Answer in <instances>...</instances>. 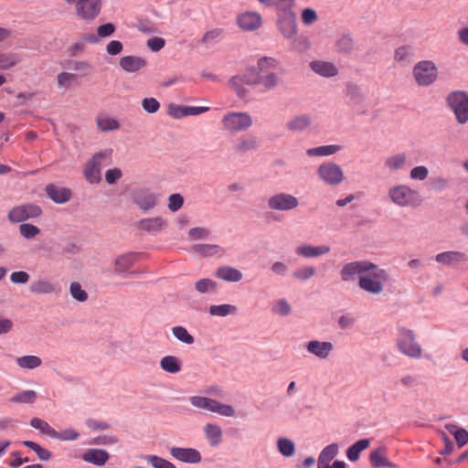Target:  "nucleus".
Listing matches in <instances>:
<instances>
[{
	"instance_id": "nucleus-1",
	"label": "nucleus",
	"mask_w": 468,
	"mask_h": 468,
	"mask_svg": "<svg viewBox=\"0 0 468 468\" xmlns=\"http://www.w3.org/2000/svg\"><path fill=\"white\" fill-rule=\"evenodd\" d=\"M388 197L393 204L400 207H416L422 202L418 191L403 184L389 187Z\"/></svg>"
},
{
	"instance_id": "nucleus-2",
	"label": "nucleus",
	"mask_w": 468,
	"mask_h": 468,
	"mask_svg": "<svg viewBox=\"0 0 468 468\" xmlns=\"http://www.w3.org/2000/svg\"><path fill=\"white\" fill-rule=\"evenodd\" d=\"M388 281V272L373 263V268H369L359 279L358 286L371 294H379L383 292L384 283Z\"/></svg>"
},
{
	"instance_id": "nucleus-3",
	"label": "nucleus",
	"mask_w": 468,
	"mask_h": 468,
	"mask_svg": "<svg viewBox=\"0 0 468 468\" xmlns=\"http://www.w3.org/2000/svg\"><path fill=\"white\" fill-rule=\"evenodd\" d=\"M412 76L418 86L429 87L439 78L438 67L432 60H420L414 65Z\"/></svg>"
},
{
	"instance_id": "nucleus-4",
	"label": "nucleus",
	"mask_w": 468,
	"mask_h": 468,
	"mask_svg": "<svg viewBox=\"0 0 468 468\" xmlns=\"http://www.w3.org/2000/svg\"><path fill=\"white\" fill-rule=\"evenodd\" d=\"M396 345L401 354L410 358H420L422 355L421 346L416 341V335L410 329H399Z\"/></svg>"
},
{
	"instance_id": "nucleus-5",
	"label": "nucleus",
	"mask_w": 468,
	"mask_h": 468,
	"mask_svg": "<svg viewBox=\"0 0 468 468\" xmlns=\"http://www.w3.org/2000/svg\"><path fill=\"white\" fill-rule=\"evenodd\" d=\"M316 176L319 181L329 186H339L346 179L343 168L332 161L320 164L316 169Z\"/></svg>"
},
{
	"instance_id": "nucleus-6",
	"label": "nucleus",
	"mask_w": 468,
	"mask_h": 468,
	"mask_svg": "<svg viewBox=\"0 0 468 468\" xmlns=\"http://www.w3.org/2000/svg\"><path fill=\"white\" fill-rule=\"evenodd\" d=\"M112 150H104L95 154L85 165L83 174L86 180L90 184H97L101 181V166L108 165L111 161Z\"/></svg>"
},
{
	"instance_id": "nucleus-7",
	"label": "nucleus",
	"mask_w": 468,
	"mask_h": 468,
	"mask_svg": "<svg viewBox=\"0 0 468 468\" xmlns=\"http://www.w3.org/2000/svg\"><path fill=\"white\" fill-rule=\"evenodd\" d=\"M66 4L74 5L76 16L83 21L90 22L96 19L101 11L102 0H63Z\"/></svg>"
},
{
	"instance_id": "nucleus-8",
	"label": "nucleus",
	"mask_w": 468,
	"mask_h": 468,
	"mask_svg": "<svg viewBox=\"0 0 468 468\" xmlns=\"http://www.w3.org/2000/svg\"><path fill=\"white\" fill-rule=\"evenodd\" d=\"M189 401L196 408L218 413L224 417H234L236 415L235 409L231 405L224 404L210 398L193 396L190 397Z\"/></svg>"
},
{
	"instance_id": "nucleus-9",
	"label": "nucleus",
	"mask_w": 468,
	"mask_h": 468,
	"mask_svg": "<svg viewBox=\"0 0 468 468\" xmlns=\"http://www.w3.org/2000/svg\"><path fill=\"white\" fill-rule=\"evenodd\" d=\"M131 200L141 211L148 212L159 204V194L148 187H139L132 192Z\"/></svg>"
},
{
	"instance_id": "nucleus-10",
	"label": "nucleus",
	"mask_w": 468,
	"mask_h": 468,
	"mask_svg": "<svg viewBox=\"0 0 468 468\" xmlns=\"http://www.w3.org/2000/svg\"><path fill=\"white\" fill-rule=\"evenodd\" d=\"M447 102L454 112L459 123L464 124L468 122V95L466 92L458 90L451 92L447 96Z\"/></svg>"
},
{
	"instance_id": "nucleus-11",
	"label": "nucleus",
	"mask_w": 468,
	"mask_h": 468,
	"mask_svg": "<svg viewBox=\"0 0 468 468\" xmlns=\"http://www.w3.org/2000/svg\"><path fill=\"white\" fill-rule=\"evenodd\" d=\"M277 28L286 39H292L297 35L298 25L293 9L284 13H277Z\"/></svg>"
},
{
	"instance_id": "nucleus-12",
	"label": "nucleus",
	"mask_w": 468,
	"mask_h": 468,
	"mask_svg": "<svg viewBox=\"0 0 468 468\" xmlns=\"http://www.w3.org/2000/svg\"><path fill=\"white\" fill-rule=\"evenodd\" d=\"M252 123V119L247 112H229L222 119L223 128L229 132L247 130Z\"/></svg>"
},
{
	"instance_id": "nucleus-13",
	"label": "nucleus",
	"mask_w": 468,
	"mask_h": 468,
	"mask_svg": "<svg viewBox=\"0 0 468 468\" xmlns=\"http://www.w3.org/2000/svg\"><path fill=\"white\" fill-rule=\"evenodd\" d=\"M267 204L271 210L288 211L298 207L299 199L292 194L280 192L270 197Z\"/></svg>"
},
{
	"instance_id": "nucleus-14",
	"label": "nucleus",
	"mask_w": 468,
	"mask_h": 468,
	"mask_svg": "<svg viewBox=\"0 0 468 468\" xmlns=\"http://www.w3.org/2000/svg\"><path fill=\"white\" fill-rule=\"evenodd\" d=\"M369 268H373V263L367 261L348 262L345 264L340 271L341 280L343 282L354 281L356 275H358L360 279Z\"/></svg>"
},
{
	"instance_id": "nucleus-15",
	"label": "nucleus",
	"mask_w": 468,
	"mask_h": 468,
	"mask_svg": "<svg viewBox=\"0 0 468 468\" xmlns=\"http://www.w3.org/2000/svg\"><path fill=\"white\" fill-rule=\"evenodd\" d=\"M41 214V208L33 204H26L13 207L8 213L11 222L18 223L28 218H37Z\"/></svg>"
},
{
	"instance_id": "nucleus-16",
	"label": "nucleus",
	"mask_w": 468,
	"mask_h": 468,
	"mask_svg": "<svg viewBox=\"0 0 468 468\" xmlns=\"http://www.w3.org/2000/svg\"><path fill=\"white\" fill-rule=\"evenodd\" d=\"M260 146V141L253 134L239 136L232 146V151L238 155H244L250 152L256 151Z\"/></svg>"
},
{
	"instance_id": "nucleus-17",
	"label": "nucleus",
	"mask_w": 468,
	"mask_h": 468,
	"mask_svg": "<svg viewBox=\"0 0 468 468\" xmlns=\"http://www.w3.org/2000/svg\"><path fill=\"white\" fill-rule=\"evenodd\" d=\"M237 24L244 31H254L261 27V16L254 11H247L237 16Z\"/></svg>"
},
{
	"instance_id": "nucleus-18",
	"label": "nucleus",
	"mask_w": 468,
	"mask_h": 468,
	"mask_svg": "<svg viewBox=\"0 0 468 468\" xmlns=\"http://www.w3.org/2000/svg\"><path fill=\"white\" fill-rule=\"evenodd\" d=\"M173 458L186 463H198L201 461L200 452L194 448L172 447L169 450Z\"/></svg>"
},
{
	"instance_id": "nucleus-19",
	"label": "nucleus",
	"mask_w": 468,
	"mask_h": 468,
	"mask_svg": "<svg viewBox=\"0 0 468 468\" xmlns=\"http://www.w3.org/2000/svg\"><path fill=\"white\" fill-rule=\"evenodd\" d=\"M306 350L320 359H325L333 352L334 345L327 341L312 340L306 344Z\"/></svg>"
},
{
	"instance_id": "nucleus-20",
	"label": "nucleus",
	"mask_w": 468,
	"mask_h": 468,
	"mask_svg": "<svg viewBox=\"0 0 468 468\" xmlns=\"http://www.w3.org/2000/svg\"><path fill=\"white\" fill-rule=\"evenodd\" d=\"M167 223L162 217L145 218L136 223V227L143 231L155 233L166 227Z\"/></svg>"
},
{
	"instance_id": "nucleus-21",
	"label": "nucleus",
	"mask_w": 468,
	"mask_h": 468,
	"mask_svg": "<svg viewBox=\"0 0 468 468\" xmlns=\"http://www.w3.org/2000/svg\"><path fill=\"white\" fill-rule=\"evenodd\" d=\"M310 68L314 72L324 78L335 77L338 74L337 67L329 61L314 60L310 63Z\"/></svg>"
},
{
	"instance_id": "nucleus-22",
	"label": "nucleus",
	"mask_w": 468,
	"mask_h": 468,
	"mask_svg": "<svg viewBox=\"0 0 468 468\" xmlns=\"http://www.w3.org/2000/svg\"><path fill=\"white\" fill-rule=\"evenodd\" d=\"M330 251V247L327 245L321 246H312L308 244H303L298 246L295 249V252L297 255L302 256L303 258H317L322 255L327 254Z\"/></svg>"
},
{
	"instance_id": "nucleus-23",
	"label": "nucleus",
	"mask_w": 468,
	"mask_h": 468,
	"mask_svg": "<svg viewBox=\"0 0 468 468\" xmlns=\"http://www.w3.org/2000/svg\"><path fill=\"white\" fill-rule=\"evenodd\" d=\"M312 124V118L309 114H301L292 117L286 123V129L292 133H302Z\"/></svg>"
},
{
	"instance_id": "nucleus-24",
	"label": "nucleus",
	"mask_w": 468,
	"mask_h": 468,
	"mask_svg": "<svg viewBox=\"0 0 468 468\" xmlns=\"http://www.w3.org/2000/svg\"><path fill=\"white\" fill-rule=\"evenodd\" d=\"M109 459V453L102 449H90L82 454V460L98 465L102 466Z\"/></svg>"
},
{
	"instance_id": "nucleus-25",
	"label": "nucleus",
	"mask_w": 468,
	"mask_h": 468,
	"mask_svg": "<svg viewBox=\"0 0 468 468\" xmlns=\"http://www.w3.org/2000/svg\"><path fill=\"white\" fill-rule=\"evenodd\" d=\"M120 66L126 72H137L146 66V61L140 57L125 56L120 59Z\"/></svg>"
},
{
	"instance_id": "nucleus-26",
	"label": "nucleus",
	"mask_w": 468,
	"mask_h": 468,
	"mask_svg": "<svg viewBox=\"0 0 468 468\" xmlns=\"http://www.w3.org/2000/svg\"><path fill=\"white\" fill-rule=\"evenodd\" d=\"M407 160L405 153H398L388 156L384 161V166L389 172L402 170L407 166Z\"/></svg>"
},
{
	"instance_id": "nucleus-27",
	"label": "nucleus",
	"mask_w": 468,
	"mask_h": 468,
	"mask_svg": "<svg viewBox=\"0 0 468 468\" xmlns=\"http://www.w3.org/2000/svg\"><path fill=\"white\" fill-rule=\"evenodd\" d=\"M47 195L56 203L63 204L69 200L71 191L66 187H58L54 185H48L46 187Z\"/></svg>"
},
{
	"instance_id": "nucleus-28",
	"label": "nucleus",
	"mask_w": 468,
	"mask_h": 468,
	"mask_svg": "<svg viewBox=\"0 0 468 468\" xmlns=\"http://www.w3.org/2000/svg\"><path fill=\"white\" fill-rule=\"evenodd\" d=\"M204 433L209 445L217 447L222 441V429L218 424L207 423L204 427Z\"/></svg>"
},
{
	"instance_id": "nucleus-29",
	"label": "nucleus",
	"mask_w": 468,
	"mask_h": 468,
	"mask_svg": "<svg viewBox=\"0 0 468 468\" xmlns=\"http://www.w3.org/2000/svg\"><path fill=\"white\" fill-rule=\"evenodd\" d=\"M137 259L138 256L135 253H127L119 256L115 260L114 271L118 274H121L129 271L137 261Z\"/></svg>"
},
{
	"instance_id": "nucleus-30",
	"label": "nucleus",
	"mask_w": 468,
	"mask_h": 468,
	"mask_svg": "<svg viewBox=\"0 0 468 468\" xmlns=\"http://www.w3.org/2000/svg\"><path fill=\"white\" fill-rule=\"evenodd\" d=\"M216 276L225 282H238L241 281L243 274L240 271L233 267L222 266L217 270Z\"/></svg>"
},
{
	"instance_id": "nucleus-31",
	"label": "nucleus",
	"mask_w": 468,
	"mask_h": 468,
	"mask_svg": "<svg viewBox=\"0 0 468 468\" xmlns=\"http://www.w3.org/2000/svg\"><path fill=\"white\" fill-rule=\"evenodd\" d=\"M95 122L98 129L101 132L116 131L120 128L119 121L106 113L99 114Z\"/></svg>"
},
{
	"instance_id": "nucleus-32",
	"label": "nucleus",
	"mask_w": 468,
	"mask_h": 468,
	"mask_svg": "<svg viewBox=\"0 0 468 468\" xmlns=\"http://www.w3.org/2000/svg\"><path fill=\"white\" fill-rule=\"evenodd\" d=\"M435 260L437 262L441 264L452 265L454 263L466 261V256L464 253L460 251H445L437 254L435 256Z\"/></svg>"
},
{
	"instance_id": "nucleus-33",
	"label": "nucleus",
	"mask_w": 468,
	"mask_h": 468,
	"mask_svg": "<svg viewBox=\"0 0 468 468\" xmlns=\"http://www.w3.org/2000/svg\"><path fill=\"white\" fill-rule=\"evenodd\" d=\"M115 31V26L112 23H106L101 25L97 28V35H90L85 37V40L89 43H98L100 38H104L112 36Z\"/></svg>"
},
{
	"instance_id": "nucleus-34",
	"label": "nucleus",
	"mask_w": 468,
	"mask_h": 468,
	"mask_svg": "<svg viewBox=\"0 0 468 468\" xmlns=\"http://www.w3.org/2000/svg\"><path fill=\"white\" fill-rule=\"evenodd\" d=\"M337 453L338 445L336 443H332L324 447L318 458V468H324L328 465Z\"/></svg>"
},
{
	"instance_id": "nucleus-35",
	"label": "nucleus",
	"mask_w": 468,
	"mask_h": 468,
	"mask_svg": "<svg viewBox=\"0 0 468 468\" xmlns=\"http://www.w3.org/2000/svg\"><path fill=\"white\" fill-rule=\"evenodd\" d=\"M341 150V146L337 144L321 145L309 148L306 151L309 156H330L335 154Z\"/></svg>"
},
{
	"instance_id": "nucleus-36",
	"label": "nucleus",
	"mask_w": 468,
	"mask_h": 468,
	"mask_svg": "<svg viewBox=\"0 0 468 468\" xmlns=\"http://www.w3.org/2000/svg\"><path fill=\"white\" fill-rule=\"evenodd\" d=\"M261 5L267 7H275L277 13H284L295 6V0H258Z\"/></svg>"
},
{
	"instance_id": "nucleus-37",
	"label": "nucleus",
	"mask_w": 468,
	"mask_h": 468,
	"mask_svg": "<svg viewBox=\"0 0 468 468\" xmlns=\"http://www.w3.org/2000/svg\"><path fill=\"white\" fill-rule=\"evenodd\" d=\"M445 429L454 436L459 448L468 443V431L465 429L452 423L446 424Z\"/></svg>"
},
{
	"instance_id": "nucleus-38",
	"label": "nucleus",
	"mask_w": 468,
	"mask_h": 468,
	"mask_svg": "<svg viewBox=\"0 0 468 468\" xmlns=\"http://www.w3.org/2000/svg\"><path fill=\"white\" fill-rule=\"evenodd\" d=\"M160 367L170 374H176L181 370V362L175 356H165L160 360Z\"/></svg>"
},
{
	"instance_id": "nucleus-39",
	"label": "nucleus",
	"mask_w": 468,
	"mask_h": 468,
	"mask_svg": "<svg viewBox=\"0 0 468 468\" xmlns=\"http://www.w3.org/2000/svg\"><path fill=\"white\" fill-rule=\"evenodd\" d=\"M280 83V78L274 72L259 73L258 85H262L266 90L275 89Z\"/></svg>"
},
{
	"instance_id": "nucleus-40",
	"label": "nucleus",
	"mask_w": 468,
	"mask_h": 468,
	"mask_svg": "<svg viewBox=\"0 0 468 468\" xmlns=\"http://www.w3.org/2000/svg\"><path fill=\"white\" fill-rule=\"evenodd\" d=\"M16 365L23 369H35L42 365V360L37 356H23L16 358Z\"/></svg>"
},
{
	"instance_id": "nucleus-41",
	"label": "nucleus",
	"mask_w": 468,
	"mask_h": 468,
	"mask_svg": "<svg viewBox=\"0 0 468 468\" xmlns=\"http://www.w3.org/2000/svg\"><path fill=\"white\" fill-rule=\"evenodd\" d=\"M369 440L362 439L351 445L346 451V456L349 461L356 462L359 459L360 452L369 446Z\"/></svg>"
},
{
	"instance_id": "nucleus-42",
	"label": "nucleus",
	"mask_w": 468,
	"mask_h": 468,
	"mask_svg": "<svg viewBox=\"0 0 468 468\" xmlns=\"http://www.w3.org/2000/svg\"><path fill=\"white\" fill-rule=\"evenodd\" d=\"M193 250L206 257L225 253L223 248L215 244H196L193 246Z\"/></svg>"
},
{
	"instance_id": "nucleus-43",
	"label": "nucleus",
	"mask_w": 468,
	"mask_h": 468,
	"mask_svg": "<svg viewBox=\"0 0 468 468\" xmlns=\"http://www.w3.org/2000/svg\"><path fill=\"white\" fill-rule=\"evenodd\" d=\"M37 399V394L35 390H24L15 394L9 399L11 403L17 404H33Z\"/></svg>"
},
{
	"instance_id": "nucleus-44",
	"label": "nucleus",
	"mask_w": 468,
	"mask_h": 468,
	"mask_svg": "<svg viewBox=\"0 0 468 468\" xmlns=\"http://www.w3.org/2000/svg\"><path fill=\"white\" fill-rule=\"evenodd\" d=\"M79 75L71 72L63 71L57 76V84L58 89L68 90L77 84Z\"/></svg>"
},
{
	"instance_id": "nucleus-45",
	"label": "nucleus",
	"mask_w": 468,
	"mask_h": 468,
	"mask_svg": "<svg viewBox=\"0 0 468 468\" xmlns=\"http://www.w3.org/2000/svg\"><path fill=\"white\" fill-rule=\"evenodd\" d=\"M30 291L37 294H49L55 292V286L47 280H37L31 283Z\"/></svg>"
},
{
	"instance_id": "nucleus-46",
	"label": "nucleus",
	"mask_w": 468,
	"mask_h": 468,
	"mask_svg": "<svg viewBox=\"0 0 468 468\" xmlns=\"http://www.w3.org/2000/svg\"><path fill=\"white\" fill-rule=\"evenodd\" d=\"M280 62L271 57H262L259 58L257 63L258 73L271 72V70L278 69Z\"/></svg>"
},
{
	"instance_id": "nucleus-47",
	"label": "nucleus",
	"mask_w": 468,
	"mask_h": 468,
	"mask_svg": "<svg viewBox=\"0 0 468 468\" xmlns=\"http://www.w3.org/2000/svg\"><path fill=\"white\" fill-rule=\"evenodd\" d=\"M30 425L40 431L42 433L48 435L51 438L58 437V432L52 428L47 421L39 419V418H33L30 420Z\"/></svg>"
},
{
	"instance_id": "nucleus-48",
	"label": "nucleus",
	"mask_w": 468,
	"mask_h": 468,
	"mask_svg": "<svg viewBox=\"0 0 468 468\" xmlns=\"http://www.w3.org/2000/svg\"><path fill=\"white\" fill-rule=\"evenodd\" d=\"M208 312L210 315L225 317L227 315L236 314L238 312V308L232 304L211 305Z\"/></svg>"
},
{
	"instance_id": "nucleus-49",
	"label": "nucleus",
	"mask_w": 468,
	"mask_h": 468,
	"mask_svg": "<svg viewBox=\"0 0 468 468\" xmlns=\"http://www.w3.org/2000/svg\"><path fill=\"white\" fill-rule=\"evenodd\" d=\"M19 61V57L16 53L0 52V70L9 69L15 67Z\"/></svg>"
},
{
	"instance_id": "nucleus-50",
	"label": "nucleus",
	"mask_w": 468,
	"mask_h": 468,
	"mask_svg": "<svg viewBox=\"0 0 468 468\" xmlns=\"http://www.w3.org/2000/svg\"><path fill=\"white\" fill-rule=\"evenodd\" d=\"M172 334L178 341L184 344L192 345L195 342L194 336L191 335L184 326H174L172 328Z\"/></svg>"
},
{
	"instance_id": "nucleus-51",
	"label": "nucleus",
	"mask_w": 468,
	"mask_h": 468,
	"mask_svg": "<svg viewBox=\"0 0 468 468\" xmlns=\"http://www.w3.org/2000/svg\"><path fill=\"white\" fill-rule=\"evenodd\" d=\"M277 446L281 454L285 457H291L295 452V445L292 441L287 438H280L277 441Z\"/></svg>"
},
{
	"instance_id": "nucleus-52",
	"label": "nucleus",
	"mask_w": 468,
	"mask_h": 468,
	"mask_svg": "<svg viewBox=\"0 0 468 468\" xmlns=\"http://www.w3.org/2000/svg\"><path fill=\"white\" fill-rule=\"evenodd\" d=\"M369 461L372 466L376 468L385 466L387 463L386 450L384 448H379L371 452Z\"/></svg>"
},
{
	"instance_id": "nucleus-53",
	"label": "nucleus",
	"mask_w": 468,
	"mask_h": 468,
	"mask_svg": "<svg viewBox=\"0 0 468 468\" xmlns=\"http://www.w3.org/2000/svg\"><path fill=\"white\" fill-rule=\"evenodd\" d=\"M68 67L80 73L82 76H88L92 70V66L86 60H71L69 61Z\"/></svg>"
},
{
	"instance_id": "nucleus-54",
	"label": "nucleus",
	"mask_w": 468,
	"mask_h": 468,
	"mask_svg": "<svg viewBox=\"0 0 468 468\" xmlns=\"http://www.w3.org/2000/svg\"><path fill=\"white\" fill-rule=\"evenodd\" d=\"M144 460L153 467V468H176L174 463L171 462L159 457L157 455L149 454L144 456Z\"/></svg>"
},
{
	"instance_id": "nucleus-55",
	"label": "nucleus",
	"mask_w": 468,
	"mask_h": 468,
	"mask_svg": "<svg viewBox=\"0 0 468 468\" xmlns=\"http://www.w3.org/2000/svg\"><path fill=\"white\" fill-rule=\"evenodd\" d=\"M291 41V48L297 52H304L310 48L309 38L305 36H295Z\"/></svg>"
},
{
	"instance_id": "nucleus-56",
	"label": "nucleus",
	"mask_w": 468,
	"mask_h": 468,
	"mask_svg": "<svg viewBox=\"0 0 468 468\" xmlns=\"http://www.w3.org/2000/svg\"><path fill=\"white\" fill-rule=\"evenodd\" d=\"M223 35V29L221 28H214L209 31H207L202 38L199 40V42L202 45H205L207 47L212 45L216 41H218L221 36Z\"/></svg>"
},
{
	"instance_id": "nucleus-57",
	"label": "nucleus",
	"mask_w": 468,
	"mask_h": 468,
	"mask_svg": "<svg viewBox=\"0 0 468 468\" xmlns=\"http://www.w3.org/2000/svg\"><path fill=\"white\" fill-rule=\"evenodd\" d=\"M23 444L25 446L30 448L31 450H33L37 453L38 458L42 461H48L51 457L50 452L48 451L47 449H44L37 442H34L31 441H23Z\"/></svg>"
},
{
	"instance_id": "nucleus-58",
	"label": "nucleus",
	"mask_w": 468,
	"mask_h": 468,
	"mask_svg": "<svg viewBox=\"0 0 468 468\" xmlns=\"http://www.w3.org/2000/svg\"><path fill=\"white\" fill-rule=\"evenodd\" d=\"M195 288L200 293H206L208 292L216 291L217 282L208 278L201 279L195 283Z\"/></svg>"
},
{
	"instance_id": "nucleus-59",
	"label": "nucleus",
	"mask_w": 468,
	"mask_h": 468,
	"mask_svg": "<svg viewBox=\"0 0 468 468\" xmlns=\"http://www.w3.org/2000/svg\"><path fill=\"white\" fill-rule=\"evenodd\" d=\"M69 292L71 296L79 302H85L88 299V293L82 289L81 285L78 282L70 283Z\"/></svg>"
},
{
	"instance_id": "nucleus-60",
	"label": "nucleus",
	"mask_w": 468,
	"mask_h": 468,
	"mask_svg": "<svg viewBox=\"0 0 468 468\" xmlns=\"http://www.w3.org/2000/svg\"><path fill=\"white\" fill-rule=\"evenodd\" d=\"M316 273L315 268L312 266H304L302 268L297 269L293 271L292 276L293 278L299 280V281H306L313 276H314Z\"/></svg>"
},
{
	"instance_id": "nucleus-61",
	"label": "nucleus",
	"mask_w": 468,
	"mask_h": 468,
	"mask_svg": "<svg viewBox=\"0 0 468 468\" xmlns=\"http://www.w3.org/2000/svg\"><path fill=\"white\" fill-rule=\"evenodd\" d=\"M229 84L238 96L243 97L246 93L244 86L246 85L243 79L239 75L234 76L230 79Z\"/></svg>"
},
{
	"instance_id": "nucleus-62",
	"label": "nucleus",
	"mask_w": 468,
	"mask_h": 468,
	"mask_svg": "<svg viewBox=\"0 0 468 468\" xmlns=\"http://www.w3.org/2000/svg\"><path fill=\"white\" fill-rule=\"evenodd\" d=\"M20 234L26 239H32L39 234L40 230L37 226L24 223L19 226Z\"/></svg>"
},
{
	"instance_id": "nucleus-63",
	"label": "nucleus",
	"mask_w": 468,
	"mask_h": 468,
	"mask_svg": "<svg viewBox=\"0 0 468 468\" xmlns=\"http://www.w3.org/2000/svg\"><path fill=\"white\" fill-rule=\"evenodd\" d=\"M143 109L148 113H155L160 109V102L153 97L142 101Z\"/></svg>"
},
{
	"instance_id": "nucleus-64",
	"label": "nucleus",
	"mask_w": 468,
	"mask_h": 468,
	"mask_svg": "<svg viewBox=\"0 0 468 468\" xmlns=\"http://www.w3.org/2000/svg\"><path fill=\"white\" fill-rule=\"evenodd\" d=\"M291 306L285 299H280L273 304L272 311L280 315L285 316L291 313Z\"/></svg>"
}]
</instances>
